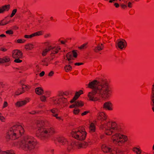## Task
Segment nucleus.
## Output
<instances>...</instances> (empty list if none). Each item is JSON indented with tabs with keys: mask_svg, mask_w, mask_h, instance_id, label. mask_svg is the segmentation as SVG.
I'll list each match as a JSON object with an SVG mask.
<instances>
[{
	"mask_svg": "<svg viewBox=\"0 0 154 154\" xmlns=\"http://www.w3.org/2000/svg\"><path fill=\"white\" fill-rule=\"evenodd\" d=\"M107 117L103 112L98 113L97 119L100 121V128L104 131L107 135H112L111 139L114 143L120 145L126 142L127 137L120 133L121 131L120 128L115 122L108 121Z\"/></svg>",
	"mask_w": 154,
	"mask_h": 154,
	"instance_id": "nucleus-1",
	"label": "nucleus"
},
{
	"mask_svg": "<svg viewBox=\"0 0 154 154\" xmlns=\"http://www.w3.org/2000/svg\"><path fill=\"white\" fill-rule=\"evenodd\" d=\"M88 86L93 90L88 94V97L91 101H95L101 98L108 99L112 95V89L107 81L104 80L100 82L94 80L90 82Z\"/></svg>",
	"mask_w": 154,
	"mask_h": 154,
	"instance_id": "nucleus-2",
	"label": "nucleus"
},
{
	"mask_svg": "<svg viewBox=\"0 0 154 154\" xmlns=\"http://www.w3.org/2000/svg\"><path fill=\"white\" fill-rule=\"evenodd\" d=\"M37 145L36 140L33 137L27 136L25 137L18 143L14 145L17 146L21 149L29 151L31 153L35 152Z\"/></svg>",
	"mask_w": 154,
	"mask_h": 154,
	"instance_id": "nucleus-3",
	"label": "nucleus"
},
{
	"mask_svg": "<svg viewBox=\"0 0 154 154\" xmlns=\"http://www.w3.org/2000/svg\"><path fill=\"white\" fill-rule=\"evenodd\" d=\"M37 126L38 129L36 132V135L43 140H47L54 132V130L53 128L46 126L44 122L42 121H39Z\"/></svg>",
	"mask_w": 154,
	"mask_h": 154,
	"instance_id": "nucleus-4",
	"label": "nucleus"
},
{
	"mask_svg": "<svg viewBox=\"0 0 154 154\" xmlns=\"http://www.w3.org/2000/svg\"><path fill=\"white\" fill-rule=\"evenodd\" d=\"M24 130L22 124L18 123L12 126L9 129L6 136L7 139L15 140L24 133Z\"/></svg>",
	"mask_w": 154,
	"mask_h": 154,
	"instance_id": "nucleus-5",
	"label": "nucleus"
},
{
	"mask_svg": "<svg viewBox=\"0 0 154 154\" xmlns=\"http://www.w3.org/2000/svg\"><path fill=\"white\" fill-rule=\"evenodd\" d=\"M57 141L62 145H67V149L68 151L71 149L75 148H85L88 143L86 142L82 143L77 141H73L71 142H69L67 139L64 137H60L57 138Z\"/></svg>",
	"mask_w": 154,
	"mask_h": 154,
	"instance_id": "nucleus-6",
	"label": "nucleus"
},
{
	"mask_svg": "<svg viewBox=\"0 0 154 154\" xmlns=\"http://www.w3.org/2000/svg\"><path fill=\"white\" fill-rule=\"evenodd\" d=\"M71 135L78 140H82L86 137V132L83 127H79L73 129L71 132Z\"/></svg>",
	"mask_w": 154,
	"mask_h": 154,
	"instance_id": "nucleus-7",
	"label": "nucleus"
},
{
	"mask_svg": "<svg viewBox=\"0 0 154 154\" xmlns=\"http://www.w3.org/2000/svg\"><path fill=\"white\" fill-rule=\"evenodd\" d=\"M52 100L54 103L58 106L60 109L67 105V99L63 95H60L57 97H54Z\"/></svg>",
	"mask_w": 154,
	"mask_h": 154,
	"instance_id": "nucleus-8",
	"label": "nucleus"
},
{
	"mask_svg": "<svg viewBox=\"0 0 154 154\" xmlns=\"http://www.w3.org/2000/svg\"><path fill=\"white\" fill-rule=\"evenodd\" d=\"M82 94L83 91L82 90L76 92L73 98L70 101V103H75L76 107H81L83 106L84 105V103L83 101L81 100L76 101L80 95Z\"/></svg>",
	"mask_w": 154,
	"mask_h": 154,
	"instance_id": "nucleus-9",
	"label": "nucleus"
},
{
	"mask_svg": "<svg viewBox=\"0 0 154 154\" xmlns=\"http://www.w3.org/2000/svg\"><path fill=\"white\" fill-rule=\"evenodd\" d=\"M23 56V54L21 51L17 49L14 50L12 51V57L15 59L14 60V62L17 63H20L22 60L20 59Z\"/></svg>",
	"mask_w": 154,
	"mask_h": 154,
	"instance_id": "nucleus-10",
	"label": "nucleus"
},
{
	"mask_svg": "<svg viewBox=\"0 0 154 154\" xmlns=\"http://www.w3.org/2000/svg\"><path fill=\"white\" fill-rule=\"evenodd\" d=\"M77 55L76 52L73 51L68 53L64 58V59L66 62L70 63H72V60H73V57H76Z\"/></svg>",
	"mask_w": 154,
	"mask_h": 154,
	"instance_id": "nucleus-11",
	"label": "nucleus"
},
{
	"mask_svg": "<svg viewBox=\"0 0 154 154\" xmlns=\"http://www.w3.org/2000/svg\"><path fill=\"white\" fill-rule=\"evenodd\" d=\"M127 43L125 40L123 39H118L116 43V46L117 48L122 50L126 48Z\"/></svg>",
	"mask_w": 154,
	"mask_h": 154,
	"instance_id": "nucleus-12",
	"label": "nucleus"
},
{
	"mask_svg": "<svg viewBox=\"0 0 154 154\" xmlns=\"http://www.w3.org/2000/svg\"><path fill=\"white\" fill-rule=\"evenodd\" d=\"M51 54H55L58 53L59 50L60 49L59 46L53 47L51 46H48Z\"/></svg>",
	"mask_w": 154,
	"mask_h": 154,
	"instance_id": "nucleus-13",
	"label": "nucleus"
},
{
	"mask_svg": "<svg viewBox=\"0 0 154 154\" xmlns=\"http://www.w3.org/2000/svg\"><path fill=\"white\" fill-rule=\"evenodd\" d=\"M29 101L28 99L23 100H20L17 101L15 103V106L17 107L23 106L26 105Z\"/></svg>",
	"mask_w": 154,
	"mask_h": 154,
	"instance_id": "nucleus-14",
	"label": "nucleus"
},
{
	"mask_svg": "<svg viewBox=\"0 0 154 154\" xmlns=\"http://www.w3.org/2000/svg\"><path fill=\"white\" fill-rule=\"evenodd\" d=\"M103 48V44H96V46L93 47V49L95 52H98L102 50Z\"/></svg>",
	"mask_w": 154,
	"mask_h": 154,
	"instance_id": "nucleus-15",
	"label": "nucleus"
},
{
	"mask_svg": "<svg viewBox=\"0 0 154 154\" xmlns=\"http://www.w3.org/2000/svg\"><path fill=\"white\" fill-rule=\"evenodd\" d=\"M112 104L109 101L105 102L103 104V108L109 110H112Z\"/></svg>",
	"mask_w": 154,
	"mask_h": 154,
	"instance_id": "nucleus-16",
	"label": "nucleus"
},
{
	"mask_svg": "<svg viewBox=\"0 0 154 154\" xmlns=\"http://www.w3.org/2000/svg\"><path fill=\"white\" fill-rule=\"evenodd\" d=\"M22 89H20L16 91L15 93V94L17 95H18L23 93V91L27 90L28 89L27 87L25 85H22Z\"/></svg>",
	"mask_w": 154,
	"mask_h": 154,
	"instance_id": "nucleus-17",
	"label": "nucleus"
},
{
	"mask_svg": "<svg viewBox=\"0 0 154 154\" xmlns=\"http://www.w3.org/2000/svg\"><path fill=\"white\" fill-rule=\"evenodd\" d=\"M10 8V5H4L2 7H0V14L3 13L5 11H8L9 10Z\"/></svg>",
	"mask_w": 154,
	"mask_h": 154,
	"instance_id": "nucleus-18",
	"label": "nucleus"
},
{
	"mask_svg": "<svg viewBox=\"0 0 154 154\" xmlns=\"http://www.w3.org/2000/svg\"><path fill=\"white\" fill-rule=\"evenodd\" d=\"M101 148L102 150L104 152H109L110 151L111 148L105 144H103Z\"/></svg>",
	"mask_w": 154,
	"mask_h": 154,
	"instance_id": "nucleus-19",
	"label": "nucleus"
},
{
	"mask_svg": "<svg viewBox=\"0 0 154 154\" xmlns=\"http://www.w3.org/2000/svg\"><path fill=\"white\" fill-rule=\"evenodd\" d=\"M152 97L151 99L153 103V107L152 109L154 112V82L152 86Z\"/></svg>",
	"mask_w": 154,
	"mask_h": 154,
	"instance_id": "nucleus-20",
	"label": "nucleus"
},
{
	"mask_svg": "<svg viewBox=\"0 0 154 154\" xmlns=\"http://www.w3.org/2000/svg\"><path fill=\"white\" fill-rule=\"evenodd\" d=\"M0 154H15L14 151L13 150L2 151L0 149Z\"/></svg>",
	"mask_w": 154,
	"mask_h": 154,
	"instance_id": "nucleus-21",
	"label": "nucleus"
},
{
	"mask_svg": "<svg viewBox=\"0 0 154 154\" xmlns=\"http://www.w3.org/2000/svg\"><path fill=\"white\" fill-rule=\"evenodd\" d=\"M36 93L39 95L42 94L43 93V90L41 87H37L35 89Z\"/></svg>",
	"mask_w": 154,
	"mask_h": 154,
	"instance_id": "nucleus-22",
	"label": "nucleus"
},
{
	"mask_svg": "<svg viewBox=\"0 0 154 154\" xmlns=\"http://www.w3.org/2000/svg\"><path fill=\"white\" fill-rule=\"evenodd\" d=\"M34 48L33 45L31 43H28L25 45V48L27 50H31Z\"/></svg>",
	"mask_w": 154,
	"mask_h": 154,
	"instance_id": "nucleus-23",
	"label": "nucleus"
},
{
	"mask_svg": "<svg viewBox=\"0 0 154 154\" xmlns=\"http://www.w3.org/2000/svg\"><path fill=\"white\" fill-rule=\"evenodd\" d=\"M89 129L91 132H94L96 130V127L94 124L93 123H91L90 125Z\"/></svg>",
	"mask_w": 154,
	"mask_h": 154,
	"instance_id": "nucleus-24",
	"label": "nucleus"
},
{
	"mask_svg": "<svg viewBox=\"0 0 154 154\" xmlns=\"http://www.w3.org/2000/svg\"><path fill=\"white\" fill-rule=\"evenodd\" d=\"M132 150L137 154H140L142 152L140 148L137 147H134L133 148Z\"/></svg>",
	"mask_w": 154,
	"mask_h": 154,
	"instance_id": "nucleus-25",
	"label": "nucleus"
},
{
	"mask_svg": "<svg viewBox=\"0 0 154 154\" xmlns=\"http://www.w3.org/2000/svg\"><path fill=\"white\" fill-rule=\"evenodd\" d=\"M48 52H50L49 46L48 47L44 49L42 51V56H45L46 55L47 53Z\"/></svg>",
	"mask_w": 154,
	"mask_h": 154,
	"instance_id": "nucleus-26",
	"label": "nucleus"
},
{
	"mask_svg": "<svg viewBox=\"0 0 154 154\" xmlns=\"http://www.w3.org/2000/svg\"><path fill=\"white\" fill-rule=\"evenodd\" d=\"M64 69L66 72H68L71 71L72 67L70 65H67L65 66Z\"/></svg>",
	"mask_w": 154,
	"mask_h": 154,
	"instance_id": "nucleus-27",
	"label": "nucleus"
},
{
	"mask_svg": "<svg viewBox=\"0 0 154 154\" xmlns=\"http://www.w3.org/2000/svg\"><path fill=\"white\" fill-rule=\"evenodd\" d=\"M49 97L48 94H45V95H42L40 97L41 100L42 102H45L46 101V98Z\"/></svg>",
	"mask_w": 154,
	"mask_h": 154,
	"instance_id": "nucleus-28",
	"label": "nucleus"
},
{
	"mask_svg": "<svg viewBox=\"0 0 154 154\" xmlns=\"http://www.w3.org/2000/svg\"><path fill=\"white\" fill-rule=\"evenodd\" d=\"M43 32L42 31H39L34 33H32L33 37L38 36L42 34Z\"/></svg>",
	"mask_w": 154,
	"mask_h": 154,
	"instance_id": "nucleus-29",
	"label": "nucleus"
},
{
	"mask_svg": "<svg viewBox=\"0 0 154 154\" xmlns=\"http://www.w3.org/2000/svg\"><path fill=\"white\" fill-rule=\"evenodd\" d=\"M48 62L47 59H45L42 60V64L44 66H47L48 65Z\"/></svg>",
	"mask_w": 154,
	"mask_h": 154,
	"instance_id": "nucleus-30",
	"label": "nucleus"
},
{
	"mask_svg": "<svg viewBox=\"0 0 154 154\" xmlns=\"http://www.w3.org/2000/svg\"><path fill=\"white\" fill-rule=\"evenodd\" d=\"M50 111L52 113V116H53V115L57 114V111H58L57 109L54 108L50 110Z\"/></svg>",
	"mask_w": 154,
	"mask_h": 154,
	"instance_id": "nucleus-31",
	"label": "nucleus"
},
{
	"mask_svg": "<svg viewBox=\"0 0 154 154\" xmlns=\"http://www.w3.org/2000/svg\"><path fill=\"white\" fill-rule=\"evenodd\" d=\"M0 120L2 122H5L6 120L5 118L3 116L2 114L0 113Z\"/></svg>",
	"mask_w": 154,
	"mask_h": 154,
	"instance_id": "nucleus-32",
	"label": "nucleus"
},
{
	"mask_svg": "<svg viewBox=\"0 0 154 154\" xmlns=\"http://www.w3.org/2000/svg\"><path fill=\"white\" fill-rule=\"evenodd\" d=\"M3 58L4 59V63L8 62H9L10 60V58L8 56H5Z\"/></svg>",
	"mask_w": 154,
	"mask_h": 154,
	"instance_id": "nucleus-33",
	"label": "nucleus"
},
{
	"mask_svg": "<svg viewBox=\"0 0 154 154\" xmlns=\"http://www.w3.org/2000/svg\"><path fill=\"white\" fill-rule=\"evenodd\" d=\"M53 116L55 117L56 119L58 120H61L62 121H63V119L60 116H58V114H56L53 115Z\"/></svg>",
	"mask_w": 154,
	"mask_h": 154,
	"instance_id": "nucleus-34",
	"label": "nucleus"
},
{
	"mask_svg": "<svg viewBox=\"0 0 154 154\" xmlns=\"http://www.w3.org/2000/svg\"><path fill=\"white\" fill-rule=\"evenodd\" d=\"M80 111V110L77 108H75L73 110V113L75 115L78 114Z\"/></svg>",
	"mask_w": 154,
	"mask_h": 154,
	"instance_id": "nucleus-35",
	"label": "nucleus"
},
{
	"mask_svg": "<svg viewBox=\"0 0 154 154\" xmlns=\"http://www.w3.org/2000/svg\"><path fill=\"white\" fill-rule=\"evenodd\" d=\"M24 37L25 38H29L31 39L32 38V37H34L33 36V34H32L30 35H25L24 36Z\"/></svg>",
	"mask_w": 154,
	"mask_h": 154,
	"instance_id": "nucleus-36",
	"label": "nucleus"
},
{
	"mask_svg": "<svg viewBox=\"0 0 154 154\" xmlns=\"http://www.w3.org/2000/svg\"><path fill=\"white\" fill-rule=\"evenodd\" d=\"M87 43H85L83 45H82L80 47H79V48L81 49H83L87 48Z\"/></svg>",
	"mask_w": 154,
	"mask_h": 154,
	"instance_id": "nucleus-37",
	"label": "nucleus"
},
{
	"mask_svg": "<svg viewBox=\"0 0 154 154\" xmlns=\"http://www.w3.org/2000/svg\"><path fill=\"white\" fill-rule=\"evenodd\" d=\"M109 152L111 154H116L117 153V151L115 149H112L111 148Z\"/></svg>",
	"mask_w": 154,
	"mask_h": 154,
	"instance_id": "nucleus-38",
	"label": "nucleus"
},
{
	"mask_svg": "<svg viewBox=\"0 0 154 154\" xmlns=\"http://www.w3.org/2000/svg\"><path fill=\"white\" fill-rule=\"evenodd\" d=\"M25 41V40L23 39H19L17 40V42L19 43H24Z\"/></svg>",
	"mask_w": 154,
	"mask_h": 154,
	"instance_id": "nucleus-39",
	"label": "nucleus"
},
{
	"mask_svg": "<svg viewBox=\"0 0 154 154\" xmlns=\"http://www.w3.org/2000/svg\"><path fill=\"white\" fill-rule=\"evenodd\" d=\"M17 9H14L12 11V13L10 16V17H13L14 16L15 14V13L17 12Z\"/></svg>",
	"mask_w": 154,
	"mask_h": 154,
	"instance_id": "nucleus-40",
	"label": "nucleus"
},
{
	"mask_svg": "<svg viewBox=\"0 0 154 154\" xmlns=\"http://www.w3.org/2000/svg\"><path fill=\"white\" fill-rule=\"evenodd\" d=\"M7 23H7V22L4 21L3 20H2L1 21L0 23V25H4L7 24Z\"/></svg>",
	"mask_w": 154,
	"mask_h": 154,
	"instance_id": "nucleus-41",
	"label": "nucleus"
},
{
	"mask_svg": "<svg viewBox=\"0 0 154 154\" xmlns=\"http://www.w3.org/2000/svg\"><path fill=\"white\" fill-rule=\"evenodd\" d=\"M59 41L60 42V43L63 45H65L66 43V42L67 41L66 40H59Z\"/></svg>",
	"mask_w": 154,
	"mask_h": 154,
	"instance_id": "nucleus-42",
	"label": "nucleus"
},
{
	"mask_svg": "<svg viewBox=\"0 0 154 154\" xmlns=\"http://www.w3.org/2000/svg\"><path fill=\"white\" fill-rule=\"evenodd\" d=\"M90 112V111H87L84 112H83L82 113L81 115L82 116H84L87 115L88 113Z\"/></svg>",
	"mask_w": 154,
	"mask_h": 154,
	"instance_id": "nucleus-43",
	"label": "nucleus"
},
{
	"mask_svg": "<svg viewBox=\"0 0 154 154\" xmlns=\"http://www.w3.org/2000/svg\"><path fill=\"white\" fill-rule=\"evenodd\" d=\"M6 33L9 34H13V32L11 30H7L6 32Z\"/></svg>",
	"mask_w": 154,
	"mask_h": 154,
	"instance_id": "nucleus-44",
	"label": "nucleus"
},
{
	"mask_svg": "<svg viewBox=\"0 0 154 154\" xmlns=\"http://www.w3.org/2000/svg\"><path fill=\"white\" fill-rule=\"evenodd\" d=\"M54 74V72L53 71H51L48 74V75L51 77Z\"/></svg>",
	"mask_w": 154,
	"mask_h": 154,
	"instance_id": "nucleus-45",
	"label": "nucleus"
},
{
	"mask_svg": "<svg viewBox=\"0 0 154 154\" xmlns=\"http://www.w3.org/2000/svg\"><path fill=\"white\" fill-rule=\"evenodd\" d=\"M74 103L73 104H72V105H70L69 106L70 108H72L76 107L75 103Z\"/></svg>",
	"mask_w": 154,
	"mask_h": 154,
	"instance_id": "nucleus-46",
	"label": "nucleus"
},
{
	"mask_svg": "<svg viewBox=\"0 0 154 154\" xmlns=\"http://www.w3.org/2000/svg\"><path fill=\"white\" fill-rule=\"evenodd\" d=\"M0 50L1 51H4V52L5 51H7L6 49L5 48H1Z\"/></svg>",
	"mask_w": 154,
	"mask_h": 154,
	"instance_id": "nucleus-47",
	"label": "nucleus"
},
{
	"mask_svg": "<svg viewBox=\"0 0 154 154\" xmlns=\"http://www.w3.org/2000/svg\"><path fill=\"white\" fill-rule=\"evenodd\" d=\"M50 36V34L48 33V34H45L44 35V37L46 38H48V37H49Z\"/></svg>",
	"mask_w": 154,
	"mask_h": 154,
	"instance_id": "nucleus-48",
	"label": "nucleus"
},
{
	"mask_svg": "<svg viewBox=\"0 0 154 154\" xmlns=\"http://www.w3.org/2000/svg\"><path fill=\"white\" fill-rule=\"evenodd\" d=\"M83 63H76L75 64V65L77 66H80L82 65Z\"/></svg>",
	"mask_w": 154,
	"mask_h": 154,
	"instance_id": "nucleus-49",
	"label": "nucleus"
},
{
	"mask_svg": "<svg viewBox=\"0 0 154 154\" xmlns=\"http://www.w3.org/2000/svg\"><path fill=\"white\" fill-rule=\"evenodd\" d=\"M8 103L7 102H5L4 103L3 106L4 108H5L8 106Z\"/></svg>",
	"mask_w": 154,
	"mask_h": 154,
	"instance_id": "nucleus-50",
	"label": "nucleus"
},
{
	"mask_svg": "<svg viewBox=\"0 0 154 154\" xmlns=\"http://www.w3.org/2000/svg\"><path fill=\"white\" fill-rule=\"evenodd\" d=\"M128 6L130 8H132L131 3V2H129L128 3Z\"/></svg>",
	"mask_w": 154,
	"mask_h": 154,
	"instance_id": "nucleus-51",
	"label": "nucleus"
},
{
	"mask_svg": "<svg viewBox=\"0 0 154 154\" xmlns=\"http://www.w3.org/2000/svg\"><path fill=\"white\" fill-rule=\"evenodd\" d=\"M0 63H4L3 58H0Z\"/></svg>",
	"mask_w": 154,
	"mask_h": 154,
	"instance_id": "nucleus-52",
	"label": "nucleus"
},
{
	"mask_svg": "<svg viewBox=\"0 0 154 154\" xmlns=\"http://www.w3.org/2000/svg\"><path fill=\"white\" fill-rule=\"evenodd\" d=\"M45 74V72L44 71H42L41 73H40L39 75L40 76L42 77Z\"/></svg>",
	"mask_w": 154,
	"mask_h": 154,
	"instance_id": "nucleus-53",
	"label": "nucleus"
},
{
	"mask_svg": "<svg viewBox=\"0 0 154 154\" xmlns=\"http://www.w3.org/2000/svg\"><path fill=\"white\" fill-rule=\"evenodd\" d=\"M114 5L116 8H118L119 6V4L117 3H115L114 4Z\"/></svg>",
	"mask_w": 154,
	"mask_h": 154,
	"instance_id": "nucleus-54",
	"label": "nucleus"
},
{
	"mask_svg": "<svg viewBox=\"0 0 154 154\" xmlns=\"http://www.w3.org/2000/svg\"><path fill=\"white\" fill-rule=\"evenodd\" d=\"M0 37L2 38H4L6 37V35L4 34H1L0 35Z\"/></svg>",
	"mask_w": 154,
	"mask_h": 154,
	"instance_id": "nucleus-55",
	"label": "nucleus"
},
{
	"mask_svg": "<svg viewBox=\"0 0 154 154\" xmlns=\"http://www.w3.org/2000/svg\"><path fill=\"white\" fill-rule=\"evenodd\" d=\"M54 56H52L50 58V60H52L53 58H54Z\"/></svg>",
	"mask_w": 154,
	"mask_h": 154,
	"instance_id": "nucleus-56",
	"label": "nucleus"
},
{
	"mask_svg": "<svg viewBox=\"0 0 154 154\" xmlns=\"http://www.w3.org/2000/svg\"><path fill=\"white\" fill-rule=\"evenodd\" d=\"M122 7L123 8H125L127 7V6L125 5H122Z\"/></svg>",
	"mask_w": 154,
	"mask_h": 154,
	"instance_id": "nucleus-57",
	"label": "nucleus"
},
{
	"mask_svg": "<svg viewBox=\"0 0 154 154\" xmlns=\"http://www.w3.org/2000/svg\"><path fill=\"white\" fill-rule=\"evenodd\" d=\"M115 0H110L109 1V2L110 3H112L113 2V1H115Z\"/></svg>",
	"mask_w": 154,
	"mask_h": 154,
	"instance_id": "nucleus-58",
	"label": "nucleus"
},
{
	"mask_svg": "<svg viewBox=\"0 0 154 154\" xmlns=\"http://www.w3.org/2000/svg\"><path fill=\"white\" fill-rule=\"evenodd\" d=\"M50 19H51V20H53V17H50Z\"/></svg>",
	"mask_w": 154,
	"mask_h": 154,
	"instance_id": "nucleus-59",
	"label": "nucleus"
},
{
	"mask_svg": "<svg viewBox=\"0 0 154 154\" xmlns=\"http://www.w3.org/2000/svg\"><path fill=\"white\" fill-rule=\"evenodd\" d=\"M152 149L153 150H154V144L152 147Z\"/></svg>",
	"mask_w": 154,
	"mask_h": 154,
	"instance_id": "nucleus-60",
	"label": "nucleus"
},
{
	"mask_svg": "<svg viewBox=\"0 0 154 154\" xmlns=\"http://www.w3.org/2000/svg\"><path fill=\"white\" fill-rule=\"evenodd\" d=\"M57 62H55L54 63V64H57Z\"/></svg>",
	"mask_w": 154,
	"mask_h": 154,
	"instance_id": "nucleus-61",
	"label": "nucleus"
},
{
	"mask_svg": "<svg viewBox=\"0 0 154 154\" xmlns=\"http://www.w3.org/2000/svg\"><path fill=\"white\" fill-rule=\"evenodd\" d=\"M98 27H99V26H96V28H98Z\"/></svg>",
	"mask_w": 154,
	"mask_h": 154,
	"instance_id": "nucleus-62",
	"label": "nucleus"
},
{
	"mask_svg": "<svg viewBox=\"0 0 154 154\" xmlns=\"http://www.w3.org/2000/svg\"><path fill=\"white\" fill-rule=\"evenodd\" d=\"M40 107H42V106H40Z\"/></svg>",
	"mask_w": 154,
	"mask_h": 154,
	"instance_id": "nucleus-63",
	"label": "nucleus"
},
{
	"mask_svg": "<svg viewBox=\"0 0 154 154\" xmlns=\"http://www.w3.org/2000/svg\"><path fill=\"white\" fill-rule=\"evenodd\" d=\"M153 154H154V152H153Z\"/></svg>",
	"mask_w": 154,
	"mask_h": 154,
	"instance_id": "nucleus-64",
	"label": "nucleus"
}]
</instances>
